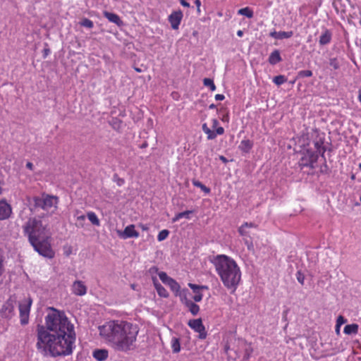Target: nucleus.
Instances as JSON below:
<instances>
[{
  "label": "nucleus",
  "instance_id": "obj_42",
  "mask_svg": "<svg viewBox=\"0 0 361 361\" xmlns=\"http://www.w3.org/2000/svg\"><path fill=\"white\" fill-rule=\"evenodd\" d=\"M296 276H297V279H298V282L301 285H304V282H305V276H304V274H302L300 271H298Z\"/></svg>",
  "mask_w": 361,
  "mask_h": 361
},
{
  "label": "nucleus",
  "instance_id": "obj_60",
  "mask_svg": "<svg viewBox=\"0 0 361 361\" xmlns=\"http://www.w3.org/2000/svg\"><path fill=\"white\" fill-rule=\"evenodd\" d=\"M214 108H215V105L214 104H212L209 106V109H214Z\"/></svg>",
  "mask_w": 361,
  "mask_h": 361
},
{
  "label": "nucleus",
  "instance_id": "obj_47",
  "mask_svg": "<svg viewBox=\"0 0 361 361\" xmlns=\"http://www.w3.org/2000/svg\"><path fill=\"white\" fill-rule=\"evenodd\" d=\"M29 317H22L21 319H20V323L22 325H25L27 324H28L29 322Z\"/></svg>",
  "mask_w": 361,
  "mask_h": 361
},
{
  "label": "nucleus",
  "instance_id": "obj_22",
  "mask_svg": "<svg viewBox=\"0 0 361 361\" xmlns=\"http://www.w3.org/2000/svg\"><path fill=\"white\" fill-rule=\"evenodd\" d=\"M281 60H282V59L280 55V52L277 49L273 51L271 53V54L269 55V59H268L269 63L271 65H275V64L279 63L280 61H281Z\"/></svg>",
  "mask_w": 361,
  "mask_h": 361
},
{
  "label": "nucleus",
  "instance_id": "obj_23",
  "mask_svg": "<svg viewBox=\"0 0 361 361\" xmlns=\"http://www.w3.org/2000/svg\"><path fill=\"white\" fill-rule=\"evenodd\" d=\"M171 347L173 353H178L180 351V341L177 337H172L171 340Z\"/></svg>",
  "mask_w": 361,
  "mask_h": 361
},
{
  "label": "nucleus",
  "instance_id": "obj_1",
  "mask_svg": "<svg viewBox=\"0 0 361 361\" xmlns=\"http://www.w3.org/2000/svg\"><path fill=\"white\" fill-rule=\"evenodd\" d=\"M37 337L39 350L57 357L73 353L76 334L74 325L68 317H45L44 324H37Z\"/></svg>",
  "mask_w": 361,
  "mask_h": 361
},
{
  "label": "nucleus",
  "instance_id": "obj_6",
  "mask_svg": "<svg viewBox=\"0 0 361 361\" xmlns=\"http://www.w3.org/2000/svg\"><path fill=\"white\" fill-rule=\"evenodd\" d=\"M318 160V154L311 149H306L301 154V157L298 161V164L301 169L308 167L313 169L315 164Z\"/></svg>",
  "mask_w": 361,
  "mask_h": 361
},
{
  "label": "nucleus",
  "instance_id": "obj_16",
  "mask_svg": "<svg viewBox=\"0 0 361 361\" xmlns=\"http://www.w3.org/2000/svg\"><path fill=\"white\" fill-rule=\"evenodd\" d=\"M92 357L97 361H105L109 357V351L106 349H96L92 352Z\"/></svg>",
  "mask_w": 361,
  "mask_h": 361
},
{
  "label": "nucleus",
  "instance_id": "obj_12",
  "mask_svg": "<svg viewBox=\"0 0 361 361\" xmlns=\"http://www.w3.org/2000/svg\"><path fill=\"white\" fill-rule=\"evenodd\" d=\"M12 214L11 206L5 200H0V220L8 219Z\"/></svg>",
  "mask_w": 361,
  "mask_h": 361
},
{
  "label": "nucleus",
  "instance_id": "obj_14",
  "mask_svg": "<svg viewBox=\"0 0 361 361\" xmlns=\"http://www.w3.org/2000/svg\"><path fill=\"white\" fill-rule=\"evenodd\" d=\"M189 287L192 290L195 295L193 296V299L195 302H200L202 299V294L201 293L202 290H208V287L207 286H198L194 283H189Z\"/></svg>",
  "mask_w": 361,
  "mask_h": 361
},
{
  "label": "nucleus",
  "instance_id": "obj_25",
  "mask_svg": "<svg viewBox=\"0 0 361 361\" xmlns=\"http://www.w3.org/2000/svg\"><path fill=\"white\" fill-rule=\"evenodd\" d=\"M87 217L93 225L97 226L100 225V221L94 212H88L87 213Z\"/></svg>",
  "mask_w": 361,
  "mask_h": 361
},
{
  "label": "nucleus",
  "instance_id": "obj_48",
  "mask_svg": "<svg viewBox=\"0 0 361 361\" xmlns=\"http://www.w3.org/2000/svg\"><path fill=\"white\" fill-rule=\"evenodd\" d=\"M224 98H225L224 95L221 94H217L215 95L216 100L221 101V100H224Z\"/></svg>",
  "mask_w": 361,
  "mask_h": 361
},
{
  "label": "nucleus",
  "instance_id": "obj_26",
  "mask_svg": "<svg viewBox=\"0 0 361 361\" xmlns=\"http://www.w3.org/2000/svg\"><path fill=\"white\" fill-rule=\"evenodd\" d=\"M192 213V211H191V210H186L185 212L178 213L174 216L172 221H173V222H176L182 218L190 219L189 215Z\"/></svg>",
  "mask_w": 361,
  "mask_h": 361
},
{
  "label": "nucleus",
  "instance_id": "obj_11",
  "mask_svg": "<svg viewBox=\"0 0 361 361\" xmlns=\"http://www.w3.org/2000/svg\"><path fill=\"white\" fill-rule=\"evenodd\" d=\"M87 288L82 281H75L71 286L72 293L78 296H83L87 293Z\"/></svg>",
  "mask_w": 361,
  "mask_h": 361
},
{
  "label": "nucleus",
  "instance_id": "obj_43",
  "mask_svg": "<svg viewBox=\"0 0 361 361\" xmlns=\"http://www.w3.org/2000/svg\"><path fill=\"white\" fill-rule=\"evenodd\" d=\"M245 228H246V227L243 224H242L239 227L238 232H239V233H240V235L241 236H246V235H247V232L246 231Z\"/></svg>",
  "mask_w": 361,
  "mask_h": 361
},
{
  "label": "nucleus",
  "instance_id": "obj_39",
  "mask_svg": "<svg viewBox=\"0 0 361 361\" xmlns=\"http://www.w3.org/2000/svg\"><path fill=\"white\" fill-rule=\"evenodd\" d=\"M47 310L52 312L51 314L50 312L47 313V316H61V312L54 307H49Z\"/></svg>",
  "mask_w": 361,
  "mask_h": 361
},
{
  "label": "nucleus",
  "instance_id": "obj_58",
  "mask_svg": "<svg viewBox=\"0 0 361 361\" xmlns=\"http://www.w3.org/2000/svg\"><path fill=\"white\" fill-rule=\"evenodd\" d=\"M3 189H2V183L0 181V195L2 193Z\"/></svg>",
  "mask_w": 361,
  "mask_h": 361
},
{
  "label": "nucleus",
  "instance_id": "obj_30",
  "mask_svg": "<svg viewBox=\"0 0 361 361\" xmlns=\"http://www.w3.org/2000/svg\"><path fill=\"white\" fill-rule=\"evenodd\" d=\"M238 13L242 16H245L248 18L253 17V11L249 7H245L238 10Z\"/></svg>",
  "mask_w": 361,
  "mask_h": 361
},
{
  "label": "nucleus",
  "instance_id": "obj_35",
  "mask_svg": "<svg viewBox=\"0 0 361 361\" xmlns=\"http://www.w3.org/2000/svg\"><path fill=\"white\" fill-rule=\"evenodd\" d=\"M3 309H5V311L4 312L5 314H12L13 311V307L12 306V304L9 302H7L4 305Z\"/></svg>",
  "mask_w": 361,
  "mask_h": 361
},
{
  "label": "nucleus",
  "instance_id": "obj_40",
  "mask_svg": "<svg viewBox=\"0 0 361 361\" xmlns=\"http://www.w3.org/2000/svg\"><path fill=\"white\" fill-rule=\"evenodd\" d=\"M76 220H77V222L78 223L79 226L81 227H83L84 222L85 221V216L83 214L77 216Z\"/></svg>",
  "mask_w": 361,
  "mask_h": 361
},
{
  "label": "nucleus",
  "instance_id": "obj_28",
  "mask_svg": "<svg viewBox=\"0 0 361 361\" xmlns=\"http://www.w3.org/2000/svg\"><path fill=\"white\" fill-rule=\"evenodd\" d=\"M314 148L316 149L315 151H313L314 153H317L318 154V156L319 154L323 155L324 154L325 149H324V144L322 142L316 141L314 142Z\"/></svg>",
  "mask_w": 361,
  "mask_h": 361
},
{
  "label": "nucleus",
  "instance_id": "obj_53",
  "mask_svg": "<svg viewBox=\"0 0 361 361\" xmlns=\"http://www.w3.org/2000/svg\"><path fill=\"white\" fill-rule=\"evenodd\" d=\"M219 159L221 161H222L224 163H227L228 162L227 159L225 157H224V156H220L219 157Z\"/></svg>",
  "mask_w": 361,
  "mask_h": 361
},
{
  "label": "nucleus",
  "instance_id": "obj_54",
  "mask_svg": "<svg viewBox=\"0 0 361 361\" xmlns=\"http://www.w3.org/2000/svg\"><path fill=\"white\" fill-rule=\"evenodd\" d=\"M124 180L123 178H119L118 182H117V184L121 186L123 184H124Z\"/></svg>",
  "mask_w": 361,
  "mask_h": 361
},
{
  "label": "nucleus",
  "instance_id": "obj_18",
  "mask_svg": "<svg viewBox=\"0 0 361 361\" xmlns=\"http://www.w3.org/2000/svg\"><path fill=\"white\" fill-rule=\"evenodd\" d=\"M331 32L328 29H325L319 37V44L324 46L329 44L331 42Z\"/></svg>",
  "mask_w": 361,
  "mask_h": 361
},
{
  "label": "nucleus",
  "instance_id": "obj_61",
  "mask_svg": "<svg viewBox=\"0 0 361 361\" xmlns=\"http://www.w3.org/2000/svg\"><path fill=\"white\" fill-rule=\"evenodd\" d=\"M351 178H352L353 180V179H355V175H353V176H351Z\"/></svg>",
  "mask_w": 361,
  "mask_h": 361
},
{
  "label": "nucleus",
  "instance_id": "obj_3",
  "mask_svg": "<svg viewBox=\"0 0 361 361\" xmlns=\"http://www.w3.org/2000/svg\"><path fill=\"white\" fill-rule=\"evenodd\" d=\"M23 233L34 250L40 255L51 259L55 252L51 245V234L47 226L36 218H30L23 226Z\"/></svg>",
  "mask_w": 361,
  "mask_h": 361
},
{
  "label": "nucleus",
  "instance_id": "obj_38",
  "mask_svg": "<svg viewBox=\"0 0 361 361\" xmlns=\"http://www.w3.org/2000/svg\"><path fill=\"white\" fill-rule=\"evenodd\" d=\"M329 64L334 70H337L340 67L339 62L336 58L330 59Z\"/></svg>",
  "mask_w": 361,
  "mask_h": 361
},
{
  "label": "nucleus",
  "instance_id": "obj_52",
  "mask_svg": "<svg viewBox=\"0 0 361 361\" xmlns=\"http://www.w3.org/2000/svg\"><path fill=\"white\" fill-rule=\"evenodd\" d=\"M341 326L339 324H336V328H335V331H336V333L337 335H339L340 334V329H341Z\"/></svg>",
  "mask_w": 361,
  "mask_h": 361
},
{
  "label": "nucleus",
  "instance_id": "obj_9",
  "mask_svg": "<svg viewBox=\"0 0 361 361\" xmlns=\"http://www.w3.org/2000/svg\"><path fill=\"white\" fill-rule=\"evenodd\" d=\"M188 324L192 329L199 334V338L204 339L207 337V331L200 317L195 319H190Z\"/></svg>",
  "mask_w": 361,
  "mask_h": 361
},
{
  "label": "nucleus",
  "instance_id": "obj_31",
  "mask_svg": "<svg viewBox=\"0 0 361 361\" xmlns=\"http://www.w3.org/2000/svg\"><path fill=\"white\" fill-rule=\"evenodd\" d=\"M192 184L194 186L200 188L202 191L205 193H209L210 192V189L203 185L200 181L197 180H192Z\"/></svg>",
  "mask_w": 361,
  "mask_h": 361
},
{
  "label": "nucleus",
  "instance_id": "obj_7",
  "mask_svg": "<svg viewBox=\"0 0 361 361\" xmlns=\"http://www.w3.org/2000/svg\"><path fill=\"white\" fill-rule=\"evenodd\" d=\"M212 127L215 129L214 130H212L208 126L207 123H203L202 128L203 132L207 135V140H214L216 137L217 135H221L224 133V128L221 126H219V121L216 118H214L212 120Z\"/></svg>",
  "mask_w": 361,
  "mask_h": 361
},
{
  "label": "nucleus",
  "instance_id": "obj_29",
  "mask_svg": "<svg viewBox=\"0 0 361 361\" xmlns=\"http://www.w3.org/2000/svg\"><path fill=\"white\" fill-rule=\"evenodd\" d=\"M240 342L245 348L244 359L248 360L252 353V348L250 345L247 344L245 341L242 340Z\"/></svg>",
  "mask_w": 361,
  "mask_h": 361
},
{
  "label": "nucleus",
  "instance_id": "obj_4",
  "mask_svg": "<svg viewBox=\"0 0 361 361\" xmlns=\"http://www.w3.org/2000/svg\"><path fill=\"white\" fill-rule=\"evenodd\" d=\"M215 270L224 286L235 291L241 280V271L236 262L225 255H219L214 259Z\"/></svg>",
  "mask_w": 361,
  "mask_h": 361
},
{
  "label": "nucleus",
  "instance_id": "obj_44",
  "mask_svg": "<svg viewBox=\"0 0 361 361\" xmlns=\"http://www.w3.org/2000/svg\"><path fill=\"white\" fill-rule=\"evenodd\" d=\"M347 322V320L344 317H338L336 324L342 326L344 323Z\"/></svg>",
  "mask_w": 361,
  "mask_h": 361
},
{
  "label": "nucleus",
  "instance_id": "obj_57",
  "mask_svg": "<svg viewBox=\"0 0 361 361\" xmlns=\"http://www.w3.org/2000/svg\"><path fill=\"white\" fill-rule=\"evenodd\" d=\"M134 69L137 73H141L142 72V70L140 68L135 67Z\"/></svg>",
  "mask_w": 361,
  "mask_h": 361
},
{
  "label": "nucleus",
  "instance_id": "obj_49",
  "mask_svg": "<svg viewBox=\"0 0 361 361\" xmlns=\"http://www.w3.org/2000/svg\"><path fill=\"white\" fill-rule=\"evenodd\" d=\"M180 1V4L184 6V7H187V8H189L190 7V4L188 2H187L185 0H179Z\"/></svg>",
  "mask_w": 361,
  "mask_h": 361
},
{
  "label": "nucleus",
  "instance_id": "obj_59",
  "mask_svg": "<svg viewBox=\"0 0 361 361\" xmlns=\"http://www.w3.org/2000/svg\"><path fill=\"white\" fill-rule=\"evenodd\" d=\"M147 146V142H145L142 145L141 147L142 148H144V147H146Z\"/></svg>",
  "mask_w": 361,
  "mask_h": 361
},
{
  "label": "nucleus",
  "instance_id": "obj_15",
  "mask_svg": "<svg viewBox=\"0 0 361 361\" xmlns=\"http://www.w3.org/2000/svg\"><path fill=\"white\" fill-rule=\"evenodd\" d=\"M31 299H27L20 302L19 305L20 316H28L30 314Z\"/></svg>",
  "mask_w": 361,
  "mask_h": 361
},
{
  "label": "nucleus",
  "instance_id": "obj_41",
  "mask_svg": "<svg viewBox=\"0 0 361 361\" xmlns=\"http://www.w3.org/2000/svg\"><path fill=\"white\" fill-rule=\"evenodd\" d=\"M4 257L0 255V276L4 273Z\"/></svg>",
  "mask_w": 361,
  "mask_h": 361
},
{
  "label": "nucleus",
  "instance_id": "obj_62",
  "mask_svg": "<svg viewBox=\"0 0 361 361\" xmlns=\"http://www.w3.org/2000/svg\"><path fill=\"white\" fill-rule=\"evenodd\" d=\"M295 82V80H291L290 83L293 84Z\"/></svg>",
  "mask_w": 361,
  "mask_h": 361
},
{
  "label": "nucleus",
  "instance_id": "obj_5",
  "mask_svg": "<svg viewBox=\"0 0 361 361\" xmlns=\"http://www.w3.org/2000/svg\"><path fill=\"white\" fill-rule=\"evenodd\" d=\"M34 206L44 211L54 212L57 209L59 198L56 196L43 194L42 197H33Z\"/></svg>",
  "mask_w": 361,
  "mask_h": 361
},
{
  "label": "nucleus",
  "instance_id": "obj_50",
  "mask_svg": "<svg viewBox=\"0 0 361 361\" xmlns=\"http://www.w3.org/2000/svg\"><path fill=\"white\" fill-rule=\"evenodd\" d=\"M26 167L30 169V170H33V168H34V166H33V164L32 162H27L26 164Z\"/></svg>",
  "mask_w": 361,
  "mask_h": 361
},
{
  "label": "nucleus",
  "instance_id": "obj_13",
  "mask_svg": "<svg viewBox=\"0 0 361 361\" xmlns=\"http://www.w3.org/2000/svg\"><path fill=\"white\" fill-rule=\"evenodd\" d=\"M119 236L123 239L129 238H138L139 233L135 231V226L133 224H130L126 226L123 232L119 233Z\"/></svg>",
  "mask_w": 361,
  "mask_h": 361
},
{
  "label": "nucleus",
  "instance_id": "obj_17",
  "mask_svg": "<svg viewBox=\"0 0 361 361\" xmlns=\"http://www.w3.org/2000/svg\"><path fill=\"white\" fill-rule=\"evenodd\" d=\"M103 14L104 16L109 20V21L115 23L118 26L123 25V23L117 14L108 11H104Z\"/></svg>",
  "mask_w": 361,
  "mask_h": 361
},
{
  "label": "nucleus",
  "instance_id": "obj_37",
  "mask_svg": "<svg viewBox=\"0 0 361 361\" xmlns=\"http://www.w3.org/2000/svg\"><path fill=\"white\" fill-rule=\"evenodd\" d=\"M312 75V72L310 70H303L298 72V76L300 78H308Z\"/></svg>",
  "mask_w": 361,
  "mask_h": 361
},
{
  "label": "nucleus",
  "instance_id": "obj_51",
  "mask_svg": "<svg viewBox=\"0 0 361 361\" xmlns=\"http://www.w3.org/2000/svg\"><path fill=\"white\" fill-rule=\"evenodd\" d=\"M43 52H44V57L46 58L50 53V50H49V49L46 48L43 50Z\"/></svg>",
  "mask_w": 361,
  "mask_h": 361
},
{
  "label": "nucleus",
  "instance_id": "obj_24",
  "mask_svg": "<svg viewBox=\"0 0 361 361\" xmlns=\"http://www.w3.org/2000/svg\"><path fill=\"white\" fill-rule=\"evenodd\" d=\"M358 330V325L355 324H348L344 327L343 332L345 334H356Z\"/></svg>",
  "mask_w": 361,
  "mask_h": 361
},
{
  "label": "nucleus",
  "instance_id": "obj_2",
  "mask_svg": "<svg viewBox=\"0 0 361 361\" xmlns=\"http://www.w3.org/2000/svg\"><path fill=\"white\" fill-rule=\"evenodd\" d=\"M100 336L114 350L128 353L136 348L139 327L123 320H111L99 326Z\"/></svg>",
  "mask_w": 361,
  "mask_h": 361
},
{
  "label": "nucleus",
  "instance_id": "obj_21",
  "mask_svg": "<svg viewBox=\"0 0 361 361\" xmlns=\"http://www.w3.org/2000/svg\"><path fill=\"white\" fill-rule=\"evenodd\" d=\"M153 282L158 295L162 298H167L169 296V293L166 289L159 283L157 279H154Z\"/></svg>",
  "mask_w": 361,
  "mask_h": 361
},
{
  "label": "nucleus",
  "instance_id": "obj_55",
  "mask_svg": "<svg viewBox=\"0 0 361 361\" xmlns=\"http://www.w3.org/2000/svg\"><path fill=\"white\" fill-rule=\"evenodd\" d=\"M140 226V228H141L143 231H147V230H148V226H147V225L141 224Z\"/></svg>",
  "mask_w": 361,
  "mask_h": 361
},
{
  "label": "nucleus",
  "instance_id": "obj_56",
  "mask_svg": "<svg viewBox=\"0 0 361 361\" xmlns=\"http://www.w3.org/2000/svg\"><path fill=\"white\" fill-rule=\"evenodd\" d=\"M237 35H238V37H242V36L243 35V32L242 30H238V31L237 32Z\"/></svg>",
  "mask_w": 361,
  "mask_h": 361
},
{
  "label": "nucleus",
  "instance_id": "obj_10",
  "mask_svg": "<svg viewBox=\"0 0 361 361\" xmlns=\"http://www.w3.org/2000/svg\"><path fill=\"white\" fill-rule=\"evenodd\" d=\"M183 14L180 10L173 11L169 16V21L173 30H178L183 19Z\"/></svg>",
  "mask_w": 361,
  "mask_h": 361
},
{
  "label": "nucleus",
  "instance_id": "obj_32",
  "mask_svg": "<svg viewBox=\"0 0 361 361\" xmlns=\"http://www.w3.org/2000/svg\"><path fill=\"white\" fill-rule=\"evenodd\" d=\"M286 80H287V78H286V76H284L283 75H279L275 76L273 78V82L276 85H281L283 84L284 82H286Z\"/></svg>",
  "mask_w": 361,
  "mask_h": 361
},
{
  "label": "nucleus",
  "instance_id": "obj_63",
  "mask_svg": "<svg viewBox=\"0 0 361 361\" xmlns=\"http://www.w3.org/2000/svg\"><path fill=\"white\" fill-rule=\"evenodd\" d=\"M359 168L361 169V163L359 164Z\"/></svg>",
  "mask_w": 361,
  "mask_h": 361
},
{
  "label": "nucleus",
  "instance_id": "obj_36",
  "mask_svg": "<svg viewBox=\"0 0 361 361\" xmlns=\"http://www.w3.org/2000/svg\"><path fill=\"white\" fill-rule=\"evenodd\" d=\"M80 25L88 28H92L94 26L93 22L88 18L82 19V20L80 22Z\"/></svg>",
  "mask_w": 361,
  "mask_h": 361
},
{
  "label": "nucleus",
  "instance_id": "obj_45",
  "mask_svg": "<svg viewBox=\"0 0 361 361\" xmlns=\"http://www.w3.org/2000/svg\"><path fill=\"white\" fill-rule=\"evenodd\" d=\"M195 5L197 6V13H200V6H201L200 0H195Z\"/></svg>",
  "mask_w": 361,
  "mask_h": 361
},
{
  "label": "nucleus",
  "instance_id": "obj_46",
  "mask_svg": "<svg viewBox=\"0 0 361 361\" xmlns=\"http://www.w3.org/2000/svg\"><path fill=\"white\" fill-rule=\"evenodd\" d=\"M243 225L246 228H255L257 226L254 223H248V222H245L243 224Z\"/></svg>",
  "mask_w": 361,
  "mask_h": 361
},
{
  "label": "nucleus",
  "instance_id": "obj_27",
  "mask_svg": "<svg viewBox=\"0 0 361 361\" xmlns=\"http://www.w3.org/2000/svg\"><path fill=\"white\" fill-rule=\"evenodd\" d=\"M185 305L192 314L195 315L198 313L200 308L197 304L192 301H186Z\"/></svg>",
  "mask_w": 361,
  "mask_h": 361
},
{
  "label": "nucleus",
  "instance_id": "obj_34",
  "mask_svg": "<svg viewBox=\"0 0 361 361\" xmlns=\"http://www.w3.org/2000/svg\"><path fill=\"white\" fill-rule=\"evenodd\" d=\"M169 235V231L166 229H164L159 233V234L157 235V240L159 241H162V240H165L166 238H167Z\"/></svg>",
  "mask_w": 361,
  "mask_h": 361
},
{
  "label": "nucleus",
  "instance_id": "obj_19",
  "mask_svg": "<svg viewBox=\"0 0 361 361\" xmlns=\"http://www.w3.org/2000/svg\"><path fill=\"white\" fill-rule=\"evenodd\" d=\"M253 147V142L249 139L241 140L238 148L243 153H248Z\"/></svg>",
  "mask_w": 361,
  "mask_h": 361
},
{
  "label": "nucleus",
  "instance_id": "obj_20",
  "mask_svg": "<svg viewBox=\"0 0 361 361\" xmlns=\"http://www.w3.org/2000/svg\"><path fill=\"white\" fill-rule=\"evenodd\" d=\"M269 35L273 38L282 39H288V38L291 37L293 35V31H288V32L273 31V32H270Z\"/></svg>",
  "mask_w": 361,
  "mask_h": 361
},
{
  "label": "nucleus",
  "instance_id": "obj_8",
  "mask_svg": "<svg viewBox=\"0 0 361 361\" xmlns=\"http://www.w3.org/2000/svg\"><path fill=\"white\" fill-rule=\"evenodd\" d=\"M160 280L167 285L176 296H182V291L178 283L173 279L169 277L166 272L161 271L158 274Z\"/></svg>",
  "mask_w": 361,
  "mask_h": 361
},
{
  "label": "nucleus",
  "instance_id": "obj_33",
  "mask_svg": "<svg viewBox=\"0 0 361 361\" xmlns=\"http://www.w3.org/2000/svg\"><path fill=\"white\" fill-rule=\"evenodd\" d=\"M203 84L206 87H209L212 91L216 90V85L214 83L213 80L210 78H204L203 80Z\"/></svg>",
  "mask_w": 361,
  "mask_h": 361
}]
</instances>
